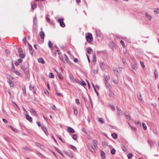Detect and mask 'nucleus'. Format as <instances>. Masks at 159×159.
I'll return each mask as SVG.
<instances>
[{"label": "nucleus", "mask_w": 159, "mask_h": 159, "mask_svg": "<svg viewBox=\"0 0 159 159\" xmlns=\"http://www.w3.org/2000/svg\"><path fill=\"white\" fill-rule=\"evenodd\" d=\"M86 40L88 42H91L93 40L92 35L90 33L86 34Z\"/></svg>", "instance_id": "f257e3e1"}, {"label": "nucleus", "mask_w": 159, "mask_h": 159, "mask_svg": "<svg viewBox=\"0 0 159 159\" xmlns=\"http://www.w3.org/2000/svg\"><path fill=\"white\" fill-rule=\"evenodd\" d=\"M70 80L71 82L73 83H77L80 84L79 80L78 79H75L72 75H70L69 76Z\"/></svg>", "instance_id": "f03ea898"}, {"label": "nucleus", "mask_w": 159, "mask_h": 159, "mask_svg": "<svg viewBox=\"0 0 159 159\" xmlns=\"http://www.w3.org/2000/svg\"><path fill=\"white\" fill-rule=\"evenodd\" d=\"M30 90L33 92L34 94L36 93V90L35 89V86L33 85H30L29 87Z\"/></svg>", "instance_id": "7ed1b4c3"}, {"label": "nucleus", "mask_w": 159, "mask_h": 159, "mask_svg": "<svg viewBox=\"0 0 159 159\" xmlns=\"http://www.w3.org/2000/svg\"><path fill=\"white\" fill-rule=\"evenodd\" d=\"M30 112L33 115L37 117L38 116V115L36 113L35 110L33 108H31L29 110Z\"/></svg>", "instance_id": "20e7f679"}, {"label": "nucleus", "mask_w": 159, "mask_h": 159, "mask_svg": "<svg viewBox=\"0 0 159 159\" xmlns=\"http://www.w3.org/2000/svg\"><path fill=\"white\" fill-rule=\"evenodd\" d=\"M145 16L148 20L150 21L151 20L152 16L148 12H146Z\"/></svg>", "instance_id": "39448f33"}, {"label": "nucleus", "mask_w": 159, "mask_h": 159, "mask_svg": "<svg viewBox=\"0 0 159 159\" xmlns=\"http://www.w3.org/2000/svg\"><path fill=\"white\" fill-rule=\"evenodd\" d=\"M148 143L149 144L151 147L153 146L156 143L155 142L152 140H148Z\"/></svg>", "instance_id": "423d86ee"}, {"label": "nucleus", "mask_w": 159, "mask_h": 159, "mask_svg": "<svg viewBox=\"0 0 159 159\" xmlns=\"http://www.w3.org/2000/svg\"><path fill=\"white\" fill-rule=\"evenodd\" d=\"M88 147L89 150L92 152H95V150L92 145H88Z\"/></svg>", "instance_id": "0eeeda50"}, {"label": "nucleus", "mask_w": 159, "mask_h": 159, "mask_svg": "<svg viewBox=\"0 0 159 159\" xmlns=\"http://www.w3.org/2000/svg\"><path fill=\"white\" fill-rule=\"evenodd\" d=\"M41 129L44 131V133L46 134V135H48V133L46 127H45L44 126H41Z\"/></svg>", "instance_id": "6e6552de"}, {"label": "nucleus", "mask_w": 159, "mask_h": 159, "mask_svg": "<svg viewBox=\"0 0 159 159\" xmlns=\"http://www.w3.org/2000/svg\"><path fill=\"white\" fill-rule=\"evenodd\" d=\"M109 96L111 98H114L115 94L113 92L111 91V90H110V92L109 93Z\"/></svg>", "instance_id": "1a4fd4ad"}, {"label": "nucleus", "mask_w": 159, "mask_h": 159, "mask_svg": "<svg viewBox=\"0 0 159 159\" xmlns=\"http://www.w3.org/2000/svg\"><path fill=\"white\" fill-rule=\"evenodd\" d=\"M97 141L96 140H94L93 141V146L94 147V148L96 149H97L98 148V146H97Z\"/></svg>", "instance_id": "9d476101"}, {"label": "nucleus", "mask_w": 159, "mask_h": 159, "mask_svg": "<svg viewBox=\"0 0 159 159\" xmlns=\"http://www.w3.org/2000/svg\"><path fill=\"white\" fill-rule=\"evenodd\" d=\"M105 85L107 88L109 90H111V86L110 84L108 82H105Z\"/></svg>", "instance_id": "9b49d317"}, {"label": "nucleus", "mask_w": 159, "mask_h": 159, "mask_svg": "<svg viewBox=\"0 0 159 159\" xmlns=\"http://www.w3.org/2000/svg\"><path fill=\"white\" fill-rule=\"evenodd\" d=\"M25 118L26 119L28 120L29 122H31L32 121V118L28 115L26 114L25 116Z\"/></svg>", "instance_id": "f8f14e48"}, {"label": "nucleus", "mask_w": 159, "mask_h": 159, "mask_svg": "<svg viewBox=\"0 0 159 159\" xmlns=\"http://www.w3.org/2000/svg\"><path fill=\"white\" fill-rule=\"evenodd\" d=\"M67 131L72 133H73L75 132V131L74 130L70 127H68L67 128Z\"/></svg>", "instance_id": "ddd939ff"}, {"label": "nucleus", "mask_w": 159, "mask_h": 159, "mask_svg": "<svg viewBox=\"0 0 159 159\" xmlns=\"http://www.w3.org/2000/svg\"><path fill=\"white\" fill-rule=\"evenodd\" d=\"M39 35L41 39H44L45 34L43 31H41L40 32H39Z\"/></svg>", "instance_id": "4468645a"}, {"label": "nucleus", "mask_w": 159, "mask_h": 159, "mask_svg": "<svg viewBox=\"0 0 159 159\" xmlns=\"http://www.w3.org/2000/svg\"><path fill=\"white\" fill-rule=\"evenodd\" d=\"M131 67L133 70H136L138 68L137 64L135 63L134 64H132Z\"/></svg>", "instance_id": "2eb2a0df"}, {"label": "nucleus", "mask_w": 159, "mask_h": 159, "mask_svg": "<svg viewBox=\"0 0 159 159\" xmlns=\"http://www.w3.org/2000/svg\"><path fill=\"white\" fill-rule=\"evenodd\" d=\"M116 109H117V111L118 115L119 116L121 115V113H122V111H121L119 109V107H116Z\"/></svg>", "instance_id": "dca6fc26"}, {"label": "nucleus", "mask_w": 159, "mask_h": 159, "mask_svg": "<svg viewBox=\"0 0 159 159\" xmlns=\"http://www.w3.org/2000/svg\"><path fill=\"white\" fill-rule=\"evenodd\" d=\"M38 61L39 63H40L43 64L45 63V62L44 61L43 59L42 58H39L38 59Z\"/></svg>", "instance_id": "f3484780"}, {"label": "nucleus", "mask_w": 159, "mask_h": 159, "mask_svg": "<svg viewBox=\"0 0 159 159\" xmlns=\"http://www.w3.org/2000/svg\"><path fill=\"white\" fill-rule=\"evenodd\" d=\"M153 11L156 14H158L159 13V8H154L153 9Z\"/></svg>", "instance_id": "a211bd4d"}, {"label": "nucleus", "mask_w": 159, "mask_h": 159, "mask_svg": "<svg viewBox=\"0 0 159 159\" xmlns=\"http://www.w3.org/2000/svg\"><path fill=\"white\" fill-rule=\"evenodd\" d=\"M55 148L56 150L58 152L59 154H60L61 156H62L63 157H64V155L63 154V153H62L61 151L59 150L58 148H56V147H55Z\"/></svg>", "instance_id": "6ab92c4d"}, {"label": "nucleus", "mask_w": 159, "mask_h": 159, "mask_svg": "<svg viewBox=\"0 0 159 159\" xmlns=\"http://www.w3.org/2000/svg\"><path fill=\"white\" fill-rule=\"evenodd\" d=\"M105 82H107L108 81V80L110 79V77L109 75H105Z\"/></svg>", "instance_id": "aec40b11"}, {"label": "nucleus", "mask_w": 159, "mask_h": 159, "mask_svg": "<svg viewBox=\"0 0 159 159\" xmlns=\"http://www.w3.org/2000/svg\"><path fill=\"white\" fill-rule=\"evenodd\" d=\"M93 61L94 63L96 61V57L95 54H93L92 56Z\"/></svg>", "instance_id": "412c9836"}, {"label": "nucleus", "mask_w": 159, "mask_h": 159, "mask_svg": "<svg viewBox=\"0 0 159 159\" xmlns=\"http://www.w3.org/2000/svg\"><path fill=\"white\" fill-rule=\"evenodd\" d=\"M111 136L112 138L115 139H116L117 138V134L115 133L112 134H111Z\"/></svg>", "instance_id": "4be33fe9"}, {"label": "nucleus", "mask_w": 159, "mask_h": 159, "mask_svg": "<svg viewBox=\"0 0 159 159\" xmlns=\"http://www.w3.org/2000/svg\"><path fill=\"white\" fill-rule=\"evenodd\" d=\"M86 51L88 54H90L92 51V49L90 48H87Z\"/></svg>", "instance_id": "5701e85b"}, {"label": "nucleus", "mask_w": 159, "mask_h": 159, "mask_svg": "<svg viewBox=\"0 0 159 159\" xmlns=\"http://www.w3.org/2000/svg\"><path fill=\"white\" fill-rule=\"evenodd\" d=\"M113 71L115 74L116 75H118L119 72L117 69L116 68L113 69Z\"/></svg>", "instance_id": "b1692460"}, {"label": "nucleus", "mask_w": 159, "mask_h": 159, "mask_svg": "<svg viewBox=\"0 0 159 159\" xmlns=\"http://www.w3.org/2000/svg\"><path fill=\"white\" fill-rule=\"evenodd\" d=\"M23 70H24V72L25 74H27L29 73V69L28 68H25Z\"/></svg>", "instance_id": "393cba45"}, {"label": "nucleus", "mask_w": 159, "mask_h": 159, "mask_svg": "<svg viewBox=\"0 0 159 159\" xmlns=\"http://www.w3.org/2000/svg\"><path fill=\"white\" fill-rule=\"evenodd\" d=\"M104 147L106 148L108 146L107 143L105 141H103L102 143Z\"/></svg>", "instance_id": "a878e982"}, {"label": "nucleus", "mask_w": 159, "mask_h": 159, "mask_svg": "<svg viewBox=\"0 0 159 159\" xmlns=\"http://www.w3.org/2000/svg\"><path fill=\"white\" fill-rule=\"evenodd\" d=\"M57 75L58 77V78L61 80H62V78L61 77L62 75L61 73L57 72Z\"/></svg>", "instance_id": "bb28decb"}, {"label": "nucleus", "mask_w": 159, "mask_h": 159, "mask_svg": "<svg viewBox=\"0 0 159 159\" xmlns=\"http://www.w3.org/2000/svg\"><path fill=\"white\" fill-rule=\"evenodd\" d=\"M64 56H65V61L69 63V61L67 56L65 54H64Z\"/></svg>", "instance_id": "cd10ccee"}, {"label": "nucleus", "mask_w": 159, "mask_h": 159, "mask_svg": "<svg viewBox=\"0 0 159 159\" xmlns=\"http://www.w3.org/2000/svg\"><path fill=\"white\" fill-rule=\"evenodd\" d=\"M101 156L103 159L105 158V153L102 151H101Z\"/></svg>", "instance_id": "c85d7f7f"}, {"label": "nucleus", "mask_w": 159, "mask_h": 159, "mask_svg": "<svg viewBox=\"0 0 159 159\" xmlns=\"http://www.w3.org/2000/svg\"><path fill=\"white\" fill-rule=\"evenodd\" d=\"M49 77L50 78H53L54 77V75L53 73L50 72L49 73Z\"/></svg>", "instance_id": "c756f323"}, {"label": "nucleus", "mask_w": 159, "mask_h": 159, "mask_svg": "<svg viewBox=\"0 0 159 159\" xmlns=\"http://www.w3.org/2000/svg\"><path fill=\"white\" fill-rule=\"evenodd\" d=\"M9 84L10 85V86L11 87H13L14 86V84L13 82L12 81L10 80L8 81Z\"/></svg>", "instance_id": "7c9ffc66"}, {"label": "nucleus", "mask_w": 159, "mask_h": 159, "mask_svg": "<svg viewBox=\"0 0 159 159\" xmlns=\"http://www.w3.org/2000/svg\"><path fill=\"white\" fill-rule=\"evenodd\" d=\"M70 148L72 149H73V150H74V151H76L77 149L75 146H74L73 145H70Z\"/></svg>", "instance_id": "2f4dec72"}, {"label": "nucleus", "mask_w": 159, "mask_h": 159, "mask_svg": "<svg viewBox=\"0 0 159 159\" xmlns=\"http://www.w3.org/2000/svg\"><path fill=\"white\" fill-rule=\"evenodd\" d=\"M48 46L49 48H51L52 47L53 45L50 41H48Z\"/></svg>", "instance_id": "473e14b6"}, {"label": "nucleus", "mask_w": 159, "mask_h": 159, "mask_svg": "<svg viewBox=\"0 0 159 159\" xmlns=\"http://www.w3.org/2000/svg\"><path fill=\"white\" fill-rule=\"evenodd\" d=\"M60 26L62 27H64L65 26V25L63 21H62L61 22V23L60 24Z\"/></svg>", "instance_id": "72a5a7b5"}, {"label": "nucleus", "mask_w": 159, "mask_h": 159, "mask_svg": "<svg viewBox=\"0 0 159 159\" xmlns=\"http://www.w3.org/2000/svg\"><path fill=\"white\" fill-rule=\"evenodd\" d=\"M142 125L143 129L144 130H146L147 129V127L146 124L144 123H142Z\"/></svg>", "instance_id": "f704fd0d"}, {"label": "nucleus", "mask_w": 159, "mask_h": 159, "mask_svg": "<svg viewBox=\"0 0 159 159\" xmlns=\"http://www.w3.org/2000/svg\"><path fill=\"white\" fill-rule=\"evenodd\" d=\"M77 135L76 134H74L72 136V138L74 140H76L77 138Z\"/></svg>", "instance_id": "c9c22d12"}, {"label": "nucleus", "mask_w": 159, "mask_h": 159, "mask_svg": "<svg viewBox=\"0 0 159 159\" xmlns=\"http://www.w3.org/2000/svg\"><path fill=\"white\" fill-rule=\"evenodd\" d=\"M67 154L68 156H69L71 158H72L73 157V154L71 153V152L69 153H67Z\"/></svg>", "instance_id": "e433bc0d"}, {"label": "nucleus", "mask_w": 159, "mask_h": 159, "mask_svg": "<svg viewBox=\"0 0 159 159\" xmlns=\"http://www.w3.org/2000/svg\"><path fill=\"white\" fill-rule=\"evenodd\" d=\"M37 7V5L35 4H33L31 6V8L32 9L34 10Z\"/></svg>", "instance_id": "4c0bfd02"}, {"label": "nucleus", "mask_w": 159, "mask_h": 159, "mask_svg": "<svg viewBox=\"0 0 159 159\" xmlns=\"http://www.w3.org/2000/svg\"><path fill=\"white\" fill-rule=\"evenodd\" d=\"M81 130L86 134H88L87 132L84 128L82 127L81 128Z\"/></svg>", "instance_id": "58836bf2"}, {"label": "nucleus", "mask_w": 159, "mask_h": 159, "mask_svg": "<svg viewBox=\"0 0 159 159\" xmlns=\"http://www.w3.org/2000/svg\"><path fill=\"white\" fill-rule=\"evenodd\" d=\"M98 121L99 122H101V123H103L104 122L103 119L102 118H99Z\"/></svg>", "instance_id": "ea45409f"}, {"label": "nucleus", "mask_w": 159, "mask_h": 159, "mask_svg": "<svg viewBox=\"0 0 159 159\" xmlns=\"http://www.w3.org/2000/svg\"><path fill=\"white\" fill-rule=\"evenodd\" d=\"M116 151L115 149L114 148L112 149L111 151V153L112 154H114L116 153Z\"/></svg>", "instance_id": "a19ab883"}, {"label": "nucleus", "mask_w": 159, "mask_h": 159, "mask_svg": "<svg viewBox=\"0 0 159 159\" xmlns=\"http://www.w3.org/2000/svg\"><path fill=\"white\" fill-rule=\"evenodd\" d=\"M19 57L21 58H23L25 57V55L22 53L19 54Z\"/></svg>", "instance_id": "79ce46f5"}, {"label": "nucleus", "mask_w": 159, "mask_h": 159, "mask_svg": "<svg viewBox=\"0 0 159 159\" xmlns=\"http://www.w3.org/2000/svg\"><path fill=\"white\" fill-rule=\"evenodd\" d=\"M129 124L130 126V127L131 129H132V130L133 131H135L136 130V128H134V127H133V126H132L131 125H130L129 124Z\"/></svg>", "instance_id": "37998d69"}, {"label": "nucleus", "mask_w": 159, "mask_h": 159, "mask_svg": "<svg viewBox=\"0 0 159 159\" xmlns=\"http://www.w3.org/2000/svg\"><path fill=\"white\" fill-rule=\"evenodd\" d=\"M100 67L101 68L102 70H103L104 69V64L103 62H102L101 63H100Z\"/></svg>", "instance_id": "c03bdc74"}, {"label": "nucleus", "mask_w": 159, "mask_h": 159, "mask_svg": "<svg viewBox=\"0 0 159 159\" xmlns=\"http://www.w3.org/2000/svg\"><path fill=\"white\" fill-rule=\"evenodd\" d=\"M140 63L141 66L143 68H144L145 67V66L144 65V63L143 61H140Z\"/></svg>", "instance_id": "a18cd8bd"}, {"label": "nucleus", "mask_w": 159, "mask_h": 159, "mask_svg": "<svg viewBox=\"0 0 159 159\" xmlns=\"http://www.w3.org/2000/svg\"><path fill=\"white\" fill-rule=\"evenodd\" d=\"M28 49L30 51H31L32 49V47L29 43V42H28Z\"/></svg>", "instance_id": "49530a36"}, {"label": "nucleus", "mask_w": 159, "mask_h": 159, "mask_svg": "<svg viewBox=\"0 0 159 159\" xmlns=\"http://www.w3.org/2000/svg\"><path fill=\"white\" fill-rule=\"evenodd\" d=\"M74 114L75 115H77L78 114V111L76 109H74Z\"/></svg>", "instance_id": "de8ad7c7"}, {"label": "nucleus", "mask_w": 159, "mask_h": 159, "mask_svg": "<svg viewBox=\"0 0 159 159\" xmlns=\"http://www.w3.org/2000/svg\"><path fill=\"white\" fill-rule=\"evenodd\" d=\"M120 43L122 44V46L124 48H125V45L123 40H121L120 41Z\"/></svg>", "instance_id": "09e8293b"}, {"label": "nucleus", "mask_w": 159, "mask_h": 159, "mask_svg": "<svg viewBox=\"0 0 159 159\" xmlns=\"http://www.w3.org/2000/svg\"><path fill=\"white\" fill-rule=\"evenodd\" d=\"M132 155L131 153H129L127 155V157L129 159H131L132 157Z\"/></svg>", "instance_id": "8fccbe9b"}, {"label": "nucleus", "mask_w": 159, "mask_h": 159, "mask_svg": "<svg viewBox=\"0 0 159 159\" xmlns=\"http://www.w3.org/2000/svg\"><path fill=\"white\" fill-rule=\"evenodd\" d=\"M22 52H23V50H22V48H19V49H18V52H19V54L20 53H22Z\"/></svg>", "instance_id": "3c124183"}, {"label": "nucleus", "mask_w": 159, "mask_h": 159, "mask_svg": "<svg viewBox=\"0 0 159 159\" xmlns=\"http://www.w3.org/2000/svg\"><path fill=\"white\" fill-rule=\"evenodd\" d=\"M10 127L12 129V130L15 132H16L17 131L16 129L14 128L12 126L10 125Z\"/></svg>", "instance_id": "603ef678"}, {"label": "nucleus", "mask_w": 159, "mask_h": 159, "mask_svg": "<svg viewBox=\"0 0 159 159\" xmlns=\"http://www.w3.org/2000/svg\"><path fill=\"white\" fill-rule=\"evenodd\" d=\"M63 21V20L62 18H59L58 20V22L60 24L61 23V22Z\"/></svg>", "instance_id": "864d4df0"}, {"label": "nucleus", "mask_w": 159, "mask_h": 159, "mask_svg": "<svg viewBox=\"0 0 159 159\" xmlns=\"http://www.w3.org/2000/svg\"><path fill=\"white\" fill-rule=\"evenodd\" d=\"M36 144L37 146L40 148H41V146H42V145L41 144L38 143H36Z\"/></svg>", "instance_id": "5fc2aeb1"}, {"label": "nucleus", "mask_w": 159, "mask_h": 159, "mask_svg": "<svg viewBox=\"0 0 159 159\" xmlns=\"http://www.w3.org/2000/svg\"><path fill=\"white\" fill-rule=\"evenodd\" d=\"M13 72L14 73H15L17 75H20V73L19 71H18L15 70L14 71H13Z\"/></svg>", "instance_id": "6e6d98bb"}, {"label": "nucleus", "mask_w": 159, "mask_h": 159, "mask_svg": "<svg viewBox=\"0 0 159 159\" xmlns=\"http://www.w3.org/2000/svg\"><path fill=\"white\" fill-rule=\"evenodd\" d=\"M81 82V85H83V86H85L86 85V83L84 81L82 80Z\"/></svg>", "instance_id": "4d7b16f0"}, {"label": "nucleus", "mask_w": 159, "mask_h": 159, "mask_svg": "<svg viewBox=\"0 0 159 159\" xmlns=\"http://www.w3.org/2000/svg\"><path fill=\"white\" fill-rule=\"evenodd\" d=\"M35 21L37 22V19L36 16H35L33 19V22L34 24H35Z\"/></svg>", "instance_id": "13d9d810"}, {"label": "nucleus", "mask_w": 159, "mask_h": 159, "mask_svg": "<svg viewBox=\"0 0 159 159\" xmlns=\"http://www.w3.org/2000/svg\"><path fill=\"white\" fill-rule=\"evenodd\" d=\"M121 148H122V150L124 151H126V148L124 146H122L121 147Z\"/></svg>", "instance_id": "bf43d9fd"}, {"label": "nucleus", "mask_w": 159, "mask_h": 159, "mask_svg": "<svg viewBox=\"0 0 159 159\" xmlns=\"http://www.w3.org/2000/svg\"><path fill=\"white\" fill-rule=\"evenodd\" d=\"M113 82L115 84H117L118 83V80H113Z\"/></svg>", "instance_id": "052dcab7"}, {"label": "nucleus", "mask_w": 159, "mask_h": 159, "mask_svg": "<svg viewBox=\"0 0 159 159\" xmlns=\"http://www.w3.org/2000/svg\"><path fill=\"white\" fill-rule=\"evenodd\" d=\"M23 148L25 150H26L27 151H30V149L26 147Z\"/></svg>", "instance_id": "680f3d73"}, {"label": "nucleus", "mask_w": 159, "mask_h": 159, "mask_svg": "<svg viewBox=\"0 0 159 159\" xmlns=\"http://www.w3.org/2000/svg\"><path fill=\"white\" fill-rule=\"evenodd\" d=\"M135 123L136 125H140L141 124V123L140 122V121H135Z\"/></svg>", "instance_id": "e2e57ef3"}, {"label": "nucleus", "mask_w": 159, "mask_h": 159, "mask_svg": "<svg viewBox=\"0 0 159 159\" xmlns=\"http://www.w3.org/2000/svg\"><path fill=\"white\" fill-rule=\"evenodd\" d=\"M125 115L126 116V118L128 120H129L130 119V117L129 115Z\"/></svg>", "instance_id": "0e129e2a"}, {"label": "nucleus", "mask_w": 159, "mask_h": 159, "mask_svg": "<svg viewBox=\"0 0 159 159\" xmlns=\"http://www.w3.org/2000/svg\"><path fill=\"white\" fill-rule=\"evenodd\" d=\"M98 70H93V73L94 74H96L98 73Z\"/></svg>", "instance_id": "69168bd1"}, {"label": "nucleus", "mask_w": 159, "mask_h": 159, "mask_svg": "<svg viewBox=\"0 0 159 159\" xmlns=\"http://www.w3.org/2000/svg\"><path fill=\"white\" fill-rule=\"evenodd\" d=\"M2 120L3 121L6 123H7L8 122L7 120L5 119H3Z\"/></svg>", "instance_id": "338daca9"}, {"label": "nucleus", "mask_w": 159, "mask_h": 159, "mask_svg": "<svg viewBox=\"0 0 159 159\" xmlns=\"http://www.w3.org/2000/svg\"><path fill=\"white\" fill-rule=\"evenodd\" d=\"M74 61L75 62H77L78 61V59L76 58H75L74 59Z\"/></svg>", "instance_id": "774afa93"}]
</instances>
